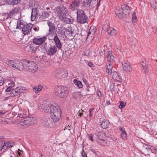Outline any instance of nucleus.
<instances>
[{
    "label": "nucleus",
    "instance_id": "nucleus-1",
    "mask_svg": "<svg viewBox=\"0 0 157 157\" xmlns=\"http://www.w3.org/2000/svg\"><path fill=\"white\" fill-rule=\"evenodd\" d=\"M51 117L53 121L57 122L61 117V112L59 105L56 104L52 105L50 106Z\"/></svg>",
    "mask_w": 157,
    "mask_h": 157
},
{
    "label": "nucleus",
    "instance_id": "nucleus-2",
    "mask_svg": "<svg viewBox=\"0 0 157 157\" xmlns=\"http://www.w3.org/2000/svg\"><path fill=\"white\" fill-rule=\"evenodd\" d=\"M56 95L60 98H64L68 94V91L67 88L63 86H59L56 87L55 90Z\"/></svg>",
    "mask_w": 157,
    "mask_h": 157
},
{
    "label": "nucleus",
    "instance_id": "nucleus-3",
    "mask_svg": "<svg viewBox=\"0 0 157 157\" xmlns=\"http://www.w3.org/2000/svg\"><path fill=\"white\" fill-rule=\"evenodd\" d=\"M77 21L78 23L84 24L87 22L88 20V17L83 10L80 9L77 10Z\"/></svg>",
    "mask_w": 157,
    "mask_h": 157
},
{
    "label": "nucleus",
    "instance_id": "nucleus-4",
    "mask_svg": "<svg viewBox=\"0 0 157 157\" xmlns=\"http://www.w3.org/2000/svg\"><path fill=\"white\" fill-rule=\"evenodd\" d=\"M5 63L9 66H12L20 71L24 69V67L22 63L18 60H8L6 61Z\"/></svg>",
    "mask_w": 157,
    "mask_h": 157
},
{
    "label": "nucleus",
    "instance_id": "nucleus-5",
    "mask_svg": "<svg viewBox=\"0 0 157 157\" xmlns=\"http://www.w3.org/2000/svg\"><path fill=\"white\" fill-rule=\"evenodd\" d=\"M36 118L31 117L21 119L20 121V123L22 125L30 126L36 122Z\"/></svg>",
    "mask_w": 157,
    "mask_h": 157
},
{
    "label": "nucleus",
    "instance_id": "nucleus-6",
    "mask_svg": "<svg viewBox=\"0 0 157 157\" xmlns=\"http://www.w3.org/2000/svg\"><path fill=\"white\" fill-rule=\"evenodd\" d=\"M13 86H10L6 90L8 91L10 90V95L11 97H14L19 95L20 94L22 93L23 90L21 87H18L15 89H12L11 88Z\"/></svg>",
    "mask_w": 157,
    "mask_h": 157
},
{
    "label": "nucleus",
    "instance_id": "nucleus-7",
    "mask_svg": "<svg viewBox=\"0 0 157 157\" xmlns=\"http://www.w3.org/2000/svg\"><path fill=\"white\" fill-rule=\"evenodd\" d=\"M26 65V69L29 72L34 73L37 69L38 67L33 62H27Z\"/></svg>",
    "mask_w": 157,
    "mask_h": 157
},
{
    "label": "nucleus",
    "instance_id": "nucleus-8",
    "mask_svg": "<svg viewBox=\"0 0 157 157\" xmlns=\"http://www.w3.org/2000/svg\"><path fill=\"white\" fill-rule=\"evenodd\" d=\"M51 118L45 119L42 122V124L44 127H52L55 125V123Z\"/></svg>",
    "mask_w": 157,
    "mask_h": 157
},
{
    "label": "nucleus",
    "instance_id": "nucleus-9",
    "mask_svg": "<svg viewBox=\"0 0 157 157\" xmlns=\"http://www.w3.org/2000/svg\"><path fill=\"white\" fill-rule=\"evenodd\" d=\"M67 72V71L64 70L59 69L55 72V76L58 78H64L68 74Z\"/></svg>",
    "mask_w": 157,
    "mask_h": 157
},
{
    "label": "nucleus",
    "instance_id": "nucleus-10",
    "mask_svg": "<svg viewBox=\"0 0 157 157\" xmlns=\"http://www.w3.org/2000/svg\"><path fill=\"white\" fill-rule=\"evenodd\" d=\"M68 11L67 8L63 6L59 7L57 13L59 17H61L63 16H66L67 14Z\"/></svg>",
    "mask_w": 157,
    "mask_h": 157
},
{
    "label": "nucleus",
    "instance_id": "nucleus-11",
    "mask_svg": "<svg viewBox=\"0 0 157 157\" xmlns=\"http://www.w3.org/2000/svg\"><path fill=\"white\" fill-rule=\"evenodd\" d=\"M47 38L45 36L43 37H40L39 36L34 38L33 42L35 44L41 45L43 44L47 40Z\"/></svg>",
    "mask_w": 157,
    "mask_h": 157
},
{
    "label": "nucleus",
    "instance_id": "nucleus-12",
    "mask_svg": "<svg viewBox=\"0 0 157 157\" xmlns=\"http://www.w3.org/2000/svg\"><path fill=\"white\" fill-rule=\"evenodd\" d=\"M58 48L52 44H51L46 51L47 54L50 56H53L58 51Z\"/></svg>",
    "mask_w": 157,
    "mask_h": 157
},
{
    "label": "nucleus",
    "instance_id": "nucleus-13",
    "mask_svg": "<svg viewBox=\"0 0 157 157\" xmlns=\"http://www.w3.org/2000/svg\"><path fill=\"white\" fill-rule=\"evenodd\" d=\"M32 28L33 26L31 24H26L22 29V33L24 35H28L31 32Z\"/></svg>",
    "mask_w": 157,
    "mask_h": 157
},
{
    "label": "nucleus",
    "instance_id": "nucleus-14",
    "mask_svg": "<svg viewBox=\"0 0 157 157\" xmlns=\"http://www.w3.org/2000/svg\"><path fill=\"white\" fill-rule=\"evenodd\" d=\"M80 4V0H74L72 3L69 6V8L72 10H74L75 9H77Z\"/></svg>",
    "mask_w": 157,
    "mask_h": 157
},
{
    "label": "nucleus",
    "instance_id": "nucleus-15",
    "mask_svg": "<svg viewBox=\"0 0 157 157\" xmlns=\"http://www.w3.org/2000/svg\"><path fill=\"white\" fill-rule=\"evenodd\" d=\"M53 40L55 44H54V43H53L52 44L56 46L59 50H61L62 45L57 36H54Z\"/></svg>",
    "mask_w": 157,
    "mask_h": 157
},
{
    "label": "nucleus",
    "instance_id": "nucleus-16",
    "mask_svg": "<svg viewBox=\"0 0 157 157\" xmlns=\"http://www.w3.org/2000/svg\"><path fill=\"white\" fill-rule=\"evenodd\" d=\"M25 49L29 52L33 53L36 51L37 48L36 47L35 44L33 43H31L25 47Z\"/></svg>",
    "mask_w": 157,
    "mask_h": 157
},
{
    "label": "nucleus",
    "instance_id": "nucleus-17",
    "mask_svg": "<svg viewBox=\"0 0 157 157\" xmlns=\"http://www.w3.org/2000/svg\"><path fill=\"white\" fill-rule=\"evenodd\" d=\"M39 10L36 8H33L31 15V20L33 21L38 17L39 14Z\"/></svg>",
    "mask_w": 157,
    "mask_h": 157
},
{
    "label": "nucleus",
    "instance_id": "nucleus-18",
    "mask_svg": "<svg viewBox=\"0 0 157 157\" xmlns=\"http://www.w3.org/2000/svg\"><path fill=\"white\" fill-rule=\"evenodd\" d=\"M123 69L124 71L130 72L132 70L130 63L127 61L122 63Z\"/></svg>",
    "mask_w": 157,
    "mask_h": 157
},
{
    "label": "nucleus",
    "instance_id": "nucleus-19",
    "mask_svg": "<svg viewBox=\"0 0 157 157\" xmlns=\"http://www.w3.org/2000/svg\"><path fill=\"white\" fill-rule=\"evenodd\" d=\"M51 13V11H48L47 12L45 11L44 13H42L39 17V19L40 20L42 21H45V19L48 18L50 15V14Z\"/></svg>",
    "mask_w": 157,
    "mask_h": 157
},
{
    "label": "nucleus",
    "instance_id": "nucleus-20",
    "mask_svg": "<svg viewBox=\"0 0 157 157\" xmlns=\"http://www.w3.org/2000/svg\"><path fill=\"white\" fill-rule=\"evenodd\" d=\"M123 11V13L125 14H129L130 12V9L127 5L126 4H123L121 6V9Z\"/></svg>",
    "mask_w": 157,
    "mask_h": 157
},
{
    "label": "nucleus",
    "instance_id": "nucleus-21",
    "mask_svg": "<svg viewBox=\"0 0 157 157\" xmlns=\"http://www.w3.org/2000/svg\"><path fill=\"white\" fill-rule=\"evenodd\" d=\"M111 74L112 78L114 80L118 81H120L121 80V77L117 72L114 71L113 72H112Z\"/></svg>",
    "mask_w": 157,
    "mask_h": 157
},
{
    "label": "nucleus",
    "instance_id": "nucleus-22",
    "mask_svg": "<svg viewBox=\"0 0 157 157\" xmlns=\"http://www.w3.org/2000/svg\"><path fill=\"white\" fill-rule=\"evenodd\" d=\"M112 63V62H107L106 64V72L109 75H111L112 72L113 65L111 63Z\"/></svg>",
    "mask_w": 157,
    "mask_h": 157
},
{
    "label": "nucleus",
    "instance_id": "nucleus-23",
    "mask_svg": "<svg viewBox=\"0 0 157 157\" xmlns=\"http://www.w3.org/2000/svg\"><path fill=\"white\" fill-rule=\"evenodd\" d=\"M21 0H6V3L10 5H16L19 4Z\"/></svg>",
    "mask_w": 157,
    "mask_h": 157
},
{
    "label": "nucleus",
    "instance_id": "nucleus-24",
    "mask_svg": "<svg viewBox=\"0 0 157 157\" xmlns=\"http://www.w3.org/2000/svg\"><path fill=\"white\" fill-rule=\"evenodd\" d=\"M115 12L116 15L120 18L123 17V13L122 9L119 7H117L115 9Z\"/></svg>",
    "mask_w": 157,
    "mask_h": 157
},
{
    "label": "nucleus",
    "instance_id": "nucleus-25",
    "mask_svg": "<svg viewBox=\"0 0 157 157\" xmlns=\"http://www.w3.org/2000/svg\"><path fill=\"white\" fill-rule=\"evenodd\" d=\"M109 124V122L108 120H104L101 122V125L102 128L105 129L108 127Z\"/></svg>",
    "mask_w": 157,
    "mask_h": 157
},
{
    "label": "nucleus",
    "instance_id": "nucleus-26",
    "mask_svg": "<svg viewBox=\"0 0 157 157\" xmlns=\"http://www.w3.org/2000/svg\"><path fill=\"white\" fill-rule=\"evenodd\" d=\"M107 57L108 60L107 62L113 63L114 60V56L112 55V53L110 52H107Z\"/></svg>",
    "mask_w": 157,
    "mask_h": 157
},
{
    "label": "nucleus",
    "instance_id": "nucleus-27",
    "mask_svg": "<svg viewBox=\"0 0 157 157\" xmlns=\"http://www.w3.org/2000/svg\"><path fill=\"white\" fill-rule=\"evenodd\" d=\"M60 19L64 24H71V19L66 17V16L59 17Z\"/></svg>",
    "mask_w": 157,
    "mask_h": 157
},
{
    "label": "nucleus",
    "instance_id": "nucleus-28",
    "mask_svg": "<svg viewBox=\"0 0 157 157\" xmlns=\"http://www.w3.org/2000/svg\"><path fill=\"white\" fill-rule=\"evenodd\" d=\"M26 24L22 22L21 20H19L17 21V26L16 27V29H22L25 26Z\"/></svg>",
    "mask_w": 157,
    "mask_h": 157
},
{
    "label": "nucleus",
    "instance_id": "nucleus-29",
    "mask_svg": "<svg viewBox=\"0 0 157 157\" xmlns=\"http://www.w3.org/2000/svg\"><path fill=\"white\" fill-rule=\"evenodd\" d=\"M66 32L69 36H72L74 34V31L71 27H68L66 29Z\"/></svg>",
    "mask_w": 157,
    "mask_h": 157
},
{
    "label": "nucleus",
    "instance_id": "nucleus-30",
    "mask_svg": "<svg viewBox=\"0 0 157 157\" xmlns=\"http://www.w3.org/2000/svg\"><path fill=\"white\" fill-rule=\"evenodd\" d=\"M25 113V111H20L18 113V116L21 118H23L27 117L28 115V114H26L25 113Z\"/></svg>",
    "mask_w": 157,
    "mask_h": 157
},
{
    "label": "nucleus",
    "instance_id": "nucleus-31",
    "mask_svg": "<svg viewBox=\"0 0 157 157\" xmlns=\"http://www.w3.org/2000/svg\"><path fill=\"white\" fill-rule=\"evenodd\" d=\"M20 9L19 7H15L14 9L10 11L11 13H12L14 16L20 12Z\"/></svg>",
    "mask_w": 157,
    "mask_h": 157
},
{
    "label": "nucleus",
    "instance_id": "nucleus-32",
    "mask_svg": "<svg viewBox=\"0 0 157 157\" xmlns=\"http://www.w3.org/2000/svg\"><path fill=\"white\" fill-rule=\"evenodd\" d=\"M42 88L43 86L40 85H39L37 86L33 87V90L36 93H38L42 90Z\"/></svg>",
    "mask_w": 157,
    "mask_h": 157
},
{
    "label": "nucleus",
    "instance_id": "nucleus-33",
    "mask_svg": "<svg viewBox=\"0 0 157 157\" xmlns=\"http://www.w3.org/2000/svg\"><path fill=\"white\" fill-rule=\"evenodd\" d=\"M48 34L50 35H53L56 32L55 26L49 29Z\"/></svg>",
    "mask_w": 157,
    "mask_h": 157
},
{
    "label": "nucleus",
    "instance_id": "nucleus-34",
    "mask_svg": "<svg viewBox=\"0 0 157 157\" xmlns=\"http://www.w3.org/2000/svg\"><path fill=\"white\" fill-rule=\"evenodd\" d=\"M97 141L98 143L101 144L102 145H105L106 144V141L103 138L97 139Z\"/></svg>",
    "mask_w": 157,
    "mask_h": 157
},
{
    "label": "nucleus",
    "instance_id": "nucleus-35",
    "mask_svg": "<svg viewBox=\"0 0 157 157\" xmlns=\"http://www.w3.org/2000/svg\"><path fill=\"white\" fill-rule=\"evenodd\" d=\"M74 82L75 84L77 85L79 88H81L82 87V84L80 81H78L76 79H74Z\"/></svg>",
    "mask_w": 157,
    "mask_h": 157
},
{
    "label": "nucleus",
    "instance_id": "nucleus-36",
    "mask_svg": "<svg viewBox=\"0 0 157 157\" xmlns=\"http://www.w3.org/2000/svg\"><path fill=\"white\" fill-rule=\"evenodd\" d=\"M109 35L112 36H114L117 34V31L113 29H112L109 33Z\"/></svg>",
    "mask_w": 157,
    "mask_h": 157
},
{
    "label": "nucleus",
    "instance_id": "nucleus-37",
    "mask_svg": "<svg viewBox=\"0 0 157 157\" xmlns=\"http://www.w3.org/2000/svg\"><path fill=\"white\" fill-rule=\"evenodd\" d=\"M137 21V17L136 15V13L133 12L132 15V22L134 23H136Z\"/></svg>",
    "mask_w": 157,
    "mask_h": 157
},
{
    "label": "nucleus",
    "instance_id": "nucleus-38",
    "mask_svg": "<svg viewBox=\"0 0 157 157\" xmlns=\"http://www.w3.org/2000/svg\"><path fill=\"white\" fill-rule=\"evenodd\" d=\"M11 147V146H8L7 143H4L2 146V149H3L4 150L3 151H4V150H6L8 148H10Z\"/></svg>",
    "mask_w": 157,
    "mask_h": 157
},
{
    "label": "nucleus",
    "instance_id": "nucleus-39",
    "mask_svg": "<svg viewBox=\"0 0 157 157\" xmlns=\"http://www.w3.org/2000/svg\"><path fill=\"white\" fill-rule=\"evenodd\" d=\"M93 1L94 0H86L84 2L85 3V5L87 7H89L91 6V2Z\"/></svg>",
    "mask_w": 157,
    "mask_h": 157
},
{
    "label": "nucleus",
    "instance_id": "nucleus-40",
    "mask_svg": "<svg viewBox=\"0 0 157 157\" xmlns=\"http://www.w3.org/2000/svg\"><path fill=\"white\" fill-rule=\"evenodd\" d=\"M98 138L101 139L103 138V136H104V133L102 132H99L98 133Z\"/></svg>",
    "mask_w": 157,
    "mask_h": 157
},
{
    "label": "nucleus",
    "instance_id": "nucleus-41",
    "mask_svg": "<svg viewBox=\"0 0 157 157\" xmlns=\"http://www.w3.org/2000/svg\"><path fill=\"white\" fill-rule=\"evenodd\" d=\"M121 136L123 139H125L127 137V135L126 131H124L122 132L121 135Z\"/></svg>",
    "mask_w": 157,
    "mask_h": 157
},
{
    "label": "nucleus",
    "instance_id": "nucleus-42",
    "mask_svg": "<svg viewBox=\"0 0 157 157\" xmlns=\"http://www.w3.org/2000/svg\"><path fill=\"white\" fill-rule=\"evenodd\" d=\"M47 23L49 27V29L55 26L54 24L50 21H48Z\"/></svg>",
    "mask_w": 157,
    "mask_h": 157
},
{
    "label": "nucleus",
    "instance_id": "nucleus-43",
    "mask_svg": "<svg viewBox=\"0 0 157 157\" xmlns=\"http://www.w3.org/2000/svg\"><path fill=\"white\" fill-rule=\"evenodd\" d=\"M151 6L154 9H157V3L156 2H153L151 3Z\"/></svg>",
    "mask_w": 157,
    "mask_h": 157
},
{
    "label": "nucleus",
    "instance_id": "nucleus-44",
    "mask_svg": "<svg viewBox=\"0 0 157 157\" xmlns=\"http://www.w3.org/2000/svg\"><path fill=\"white\" fill-rule=\"evenodd\" d=\"M126 105V104H124V103L123 101H120V105L119 106V107L120 109H122Z\"/></svg>",
    "mask_w": 157,
    "mask_h": 157
},
{
    "label": "nucleus",
    "instance_id": "nucleus-45",
    "mask_svg": "<svg viewBox=\"0 0 157 157\" xmlns=\"http://www.w3.org/2000/svg\"><path fill=\"white\" fill-rule=\"evenodd\" d=\"M96 93L97 96L101 98L102 97V95L101 92L99 90H97L96 91Z\"/></svg>",
    "mask_w": 157,
    "mask_h": 157
},
{
    "label": "nucleus",
    "instance_id": "nucleus-46",
    "mask_svg": "<svg viewBox=\"0 0 157 157\" xmlns=\"http://www.w3.org/2000/svg\"><path fill=\"white\" fill-rule=\"evenodd\" d=\"M90 35L91 37L92 36H94L93 32H90L89 31V32L87 33V38H89Z\"/></svg>",
    "mask_w": 157,
    "mask_h": 157
},
{
    "label": "nucleus",
    "instance_id": "nucleus-47",
    "mask_svg": "<svg viewBox=\"0 0 157 157\" xmlns=\"http://www.w3.org/2000/svg\"><path fill=\"white\" fill-rule=\"evenodd\" d=\"M13 15L12 13H11V12H10L9 13L7 14L6 15V19H8L9 18H11L12 17Z\"/></svg>",
    "mask_w": 157,
    "mask_h": 157
},
{
    "label": "nucleus",
    "instance_id": "nucleus-48",
    "mask_svg": "<svg viewBox=\"0 0 157 157\" xmlns=\"http://www.w3.org/2000/svg\"><path fill=\"white\" fill-rule=\"evenodd\" d=\"M143 67L145 73V74L147 73L148 72V67L146 66H143Z\"/></svg>",
    "mask_w": 157,
    "mask_h": 157
},
{
    "label": "nucleus",
    "instance_id": "nucleus-49",
    "mask_svg": "<svg viewBox=\"0 0 157 157\" xmlns=\"http://www.w3.org/2000/svg\"><path fill=\"white\" fill-rule=\"evenodd\" d=\"M40 106L41 107H43L44 109H47L48 108V107L47 106L46 104L41 105Z\"/></svg>",
    "mask_w": 157,
    "mask_h": 157
},
{
    "label": "nucleus",
    "instance_id": "nucleus-50",
    "mask_svg": "<svg viewBox=\"0 0 157 157\" xmlns=\"http://www.w3.org/2000/svg\"><path fill=\"white\" fill-rule=\"evenodd\" d=\"M88 136L89 140H91L92 141H94L93 138V135H92V134L88 135Z\"/></svg>",
    "mask_w": 157,
    "mask_h": 157
},
{
    "label": "nucleus",
    "instance_id": "nucleus-51",
    "mask_svg": "<svg viewBox=\"0 0 157 157\" xmlns=\"http://www.w3.org/2000/svg\"><path fill=\"white\" fill-rule=\"evenodd\" d=\"M82 152H81V155L82 157H87L86 154L84 151V149H82Z\"/></svg>",
    "mask_w": 157,
    "mask_h": 157
},
{
    "label": "nucleus",
    "instance_id": "nucleus-52",
    "mask_svg": "<svg viewBox=\"0 0 157 157\" xmlns=\"http://www.w3.org/2000/svg\"><path fill=\"white\" fill-rule=\"evenodd\" d=\"M94 109V108H91L89 110V116L90 117H92V115L91 113L92 111Z\"/></svg>",
    "mask_w": 157,
    "mask_h": 157
},
{
    "label": "nucleus",
    "instance_id": "nucleus-53",
    "mask_svg": "<svg viewBox=\"0 0 157 157\" xmlns=\"http://www.w3.org/2000/svg\"><path fill=\"white\" fill-rule=\"evenodd\" d=\"M4 83V79L2 77L0 76V86H2Z\"/></svg>",
    "mask_w": 157,
    "mask_h": 157
},
{
    "label": "nucleus",
    "instance_id": "nucleus-54",
    "mask_svg": "<svg viewBox=\"0 0 157 157\" xmlns=\"http://www.w3.org/2000/svg\"><path fill=\"white\" fill-rule=\"evenodd\" d=\"M71 127L72 126L70 124L68 125V126H67L65 128L64 130H65L67 129L70 130Z\"/></svg>",
    "mask_w": 157,
    "mask_h": 157
},
{
    "label": "nucleus",
    "instance_id": "nucleus-55",
    "mask_svg": "<svg viewBox=\"0 0 157 157\" xmlns=\"http://www.w3.org/2000/svg\"><path fill=\"white\" fill-rule=\"evenodd\" d=\"M33 29L35 32H38L39 30V28L38 27V26H34L33 27Z\"/></svg>",
    "mask_w": 157,
    "mask_h": 157
},
{
    "label": "nucleus",
    "instance_id": "nucleus-56",
    "mask_svg": "<svg viewBox=\"0 0 157 157\" xmlns=\"http://www.w3.org/2000/svg\"><path fill=\"white\" fill-rule=\"evenodd\" d=\"M4 143V142L0 141V151L2 150V146Z\"/></svg>",
    "mask_w": 157,
    "mask_h": 157
},
{
    "label": "nucleus",
    "instance_id": "nucleus-57",
    "mask_svg": "<svg viewBox=\"0 0 157 157\" xmlns=\"http://www.w3.org/2000/svg\"><path fill=\"white\" fill-rule=\"evenodd\" d=\"M109 26L108 25H107L106 26V28H105V31H106L108 32L109 30Z\"/></svg>",
    "mask_w": 157,
    "mask_h": 157
},
{
    "label": "nucleus",
    "instance_id": "nucleus-58",
    "mask_svg": "<svg viewBox=\"0 0 157 157\" xmlns=\"http://www.w3.org/2000/svg\"><path fill=\"white\" fill-rule=\"evenodd\" d=\"M6 113V112L5 111H0V116Z\"/></svg>",
    "mask_w": 157,
    "mask_h": 157
},
{
    "label": "nucleus",
    "instance_id": "nucleus-59",
    "mask_svg": "<svg viewBox=\"0 0 157 157\" xmlns=\"http://www.w3.org/2000/svg\"><path fill=\"white\" fill-rule=\"evenodd\" d=\"M119 130H120L122 132H123L124 131H125L123 127H120L119 128Z\"/></svg>",
    "mask_w": 157,
    "mask_h": 157
},
{
    "label": "nucleus",
    "instance_id": "nucleus-60",
    "mask_svg": "<svg viewBox=\"0 0 157 157\" xmlns=\"http://www.w3.org/2000/svg\"><path fill=\"white\" fill-rule=\"evenodd\" d=\"M88 65L89 67H93V64L91 62H89L88 63Z\"/></svg>",
    "mask_w": 157,
    "mask_h": 157
},
{
    "label": "nucleus",
    "instance_id": "nucleus-61",
    "mask_svg": "<svg viewBox=\"0 0 157 157\" xmlns=\"http://www.w3.org/2000/svg\"><path fill=\"white\" fill-rule=\"evenodd\" d=\"M89 31L90 32H93V33H94V34H95V32H96L95 30H94V29H90Z\"/></svg>",
    "mask_w": 157,
    "mask_h": 157
},
{
    "label": "nucleus",
    "instance_id": "nucleus-62",
    "mask_svg": "<svg viewBox=\"0 0 157 157\" xmlns=\"http://www.w3.org/2000/svg\"><path fill=\"white\" fill-rule=\"evenodd\" d=\"M105 51H102L99 52V54L101 55H102L105 53Z\"/></svg>",
    "mask_w": 157,
    "mask_h": 157
},
{
    "label": "nucleus",
    "instance_id": "nucleus-63",
    "mask_svg": "<svg viewBox=\"0 0 157 157\" xmlns=\"http://www.w3.org/2000/svg\"><path fill=\"white\" fill-rule=\"evenodd\" d=\"M7 144L8 145V146H11V147H12L13 146V144L12 143H10V142H8L7 143Z\"/></svg>",
    "mask_w": 157,
    "mask_h": 157
},
{
    "label": "nucleus",
    "instance_id": "nucleus-64",
    "mask_svg": "<svg viewBox=\"0 0 157 157\" xmlns=\"http://www.w3.org/2000/svg\"><path fill=\"white\" fill-rule=\"evenodd\" d=\"M83 113H81V112H80V110L78 112V115L81 116L83 114Z\"/></svg>",
    "mask_w": 157,
    "mask_h": 157
}]
</instances>
